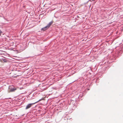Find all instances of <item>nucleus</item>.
Returning a JSON list of instances; mask_svg holds the SVG:
<instances>
[{"label": "nucleus", "mask_w": 123, "mask_h": 123, "mask_svg": "<svg viewBox=\"0 0 123 123\" xmlns=\"http://www.w3.org/2000/svg\"><path fill=\"white\" fill-rule=\"evenodd\" d=\"M53 21H51L47 25V26H46L42 28V30H43V31H45L53 23Z\"/></svg>", "instance_id": "1"}, {"label": "nucleus", "mask_w": 123, "mask_h": 123, "mask_svg": "<svg viewBox=\"0 0 123 123\" xmlns=\"http://www.w3.org/2000/svg\"><path fill=\"white\" fill-rule=\"evenodd\" d=\"M42 99H40L38 101L34 103L30 104H28L26 106V108H25L26 109H27L29 108L30 107H31L32 105H33L34 104H35V103H37L38 102L41 101Z\"/></svg>", "instance_id": "2"}, {"label": "nucleus", "mask_w": 123, "mask_h": 123, "mask_svg": "<svg viewBox=\"0 0 123 123\" xmlns=\"http://www.w3.org/2000/svg\"><path fill=\"white\" fill-rule=\"evenodd\" d=\"M16 89L15 88H10V87H9L8 91L9 92H13L16 90Z\"/></svg>", "instance_id": "3"}, {"label": "nucleus", "mask_w": 123, "mask_h": 123, "mask_svg": "<svg viewBox=\"0 0 123 123\" xmlns=\"http://www.w3.org/2000/svg\"><path fill=\"white\" fill-rule=\"evenodd\" d=\"M1 31L0 30V35H1Z\"/></svg>", "instance_id": "4"}]
</instances>
